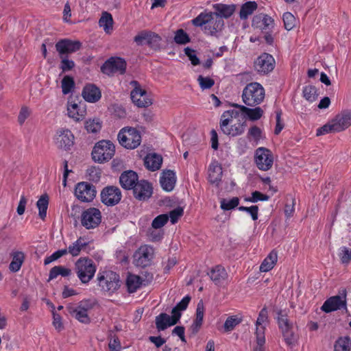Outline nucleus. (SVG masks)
I'll return each mask as SVG.
<instances>
[{"label": "nucleus", "instance_id": "obj_19", "mask_svg": "<svg viewBox=\"0 0 351 351\" xmlns=\"http://www.w3.org/2000/svg\"><path fill=\"white\" fill-rule=\"evenodd\" d=\"M343 299L339 295L332 296L327 299L321 307L325 313H330L341 308H346V290H343Z\"/></svg>", "mask_w": 351, "mask_h": 351}, {"label": "nucleus", "instance_id": "obj_8", "mask_svg": "<svg viewBox=\"0 0 351 351\" xmlns=\"http://www.w3.org/2000/svg\"><path fill=\"white\" fill-rule=\"evenodd\" d=\"M80 221L82 226L86 229L95 228L101 221V211L93 207L87 208L82 212Z\"/></svg>", "mask_w": 351, "mask_h": 351}, {"label": "nucleus", "instance_id": "obj_15", "mask_svg": "<svg viewBox=\"0 0 351 351\" xmlns=\"http://www.w3.org/2000/svg\"><path fill=\"white\" fill-rule=\"evenodd\" d=\"M81 47L82 43L79 40H72L66 38L62 39L56 44V49L59 57L68 56L69 54L80 50Z\"/></svg>", "mask_w": 351, "mask_h": 351}, {"label": "nucleus", "instance_id": "obj_41", "mask_svg": "<svg viewBox=\"0 0 351 351\" xmlns=\"http://www.w3.org/2000/svg\"><path fill=\"white\" fill-rule=\"evenodd\" d=\"M88 245V243L84 242L82 237H80L75 242L68 247V252L73 256H78L84 247Z\"/></svg>", "mask_w": 351, "mask_h": 351}, {"label": "nucleus", "instance_id": "obj_38", "mask_svg": "<svg viewBox=\"0 0 351 351\" xmlns=\"http://www.w3.org/2000/svg\"><path fill=\"white\" fill-rule=\"evenodd\" d=\"M99 25L100 27L104 28L106 33H110L113 27V19L112 14L108 12H103L99 21Z\"/></svg>", "mask_w": 351, "mask_h": 351}, {"label": "nucleus", "instance_id": "obj_32", "mask_svg": "<svg viewBox=\"0 0 351 351\" xmlns=\"http://www.w3.org/2000/svg\"><path fill=\"white\" fill-rule=\"evenodd\" d=\"M162 162V158L157 154H148L145 158L144 164L146 168L152 171L159 169Z\"/></svg>", "mask_w": 351, "mask_h": 351}, {"label": "nucleus", "instance_id": "obj_12", "mask_svg": "<svg viewBox=\"0 0 351 351\" xmlns=\"http://www.w3.org/2000/svg\"><path fill=\"white\" fill-rule=\"evenodd\" d=\"M121 196L120 189L114 186H106L101 192V200L108 206L117 205L121 201Z\"/></svg>", "mask_w": 351, "mask_h": 351}, {"label": "nucleus", "instance_id": "obj_49", "mask_svg": "<svg viewBox=\"0 0 351 351\" xmlns=\"http://www.w3.org/2000/svg\"><path fill=\"white\" fill-rule=\"evenodd\" d=\"M282 20L285 28L288 31L291 30L295 26L296 19L291 12H285L283 14Z\"/></svg>", "mask_w": 351, "mask_h": 351}, {"label": "nucleus", "instance_id": "obj_40", "mask_svg": "<svg viewBox=\"0 0 351 351\" xmlns=\"http://www.w3.org/2000/svg\"><path fill=\"white\" fill-rule=\"evenodd\" d=\"M258 8V5L255 1H247L242 5L239 16L241 19H246L248 16L251 15Z\"/></svg>", "mask_w": 351, "mask_h": 351}, {"label": "nucleus", "instance_id": "obj_27", "mask_svg": "<svg viewBox=\"0 0 351 351\" xmlns=\"http://www.w3.org/2000/svg\"><path fill=\"white\" fill-rule=\"evenodd\" d=\"M179 322L173 315L169 316L165 313H162L156 317V327L158 331L165 330L169 326H174Z\"/></svg>", "mask_w": 351, "mask_h": 351}, {"label": "nucleus", "instance_id": "obj_58", "mask_svg": "<svg viewBox=\"0 0 351 351\" xmlns=\"http://www.w3.org/2000/svg\"><path fill=\"white\" fill-rule=\"evenodd\" d=\"M197 81L201 88L203 90L209 89L215 84L214 80L209 77H204L202 75H199Z\"/></svg>", "mask_w": 351, "mask_h": 351}, {"label": "nucleus", "instance_id": "obj_39", "mask_svg": "<svg viewBox=\"0 0 351 351\" xmlns=\"http://www.w3.org/2000/svg\"><path fill=\"white\" fill-rule=\"evenodd\" d=\"M49 205V196L45 193L40 196L36 202V206L38 208V215L44 220L47 216V210Z\"/></svg>", "mask_w": 351, "mask_h": 351}, {"label": "nucleus", "instance_id": "obj_61", "mask_svg": "<svg viewBox=\"0 0 351 351\" xmlns=\"http://www.w3.org/2000/svg\"><path fill=\"white\" fill-rule=\"evenodd\" d=\"M184 214V210L182 207H177L176 208L171 210L169 213V219L170 218V221L171 223H176L179 218H180Z\"/></svg>", "mask_w": 351, "mask_h": 351}, {"label": "nucleus", "instance_id": "obj_25", "mask_svg": "<svg viewBox=\"0 0 351 351\" xmlns=\"http://www.w3.org/2000/svg\"><path fill=\"white\" fill-rule=\"evenodd\" d=\"M268 321V311L266 307H264L259 312L258 317L256 322V341L258 340V338L261 337L263 341H265V327L263 326V323Z\"/></svg>", "mask_w": 351, "mask_h": 351}, {"label": "nucleus", "instance_id": "obj_17", "mask_svg": "<svg viewBox=\"0 0 351 351\" xmlns=\"http://www.w3.org/2000/svg\"><path fill=\"white\" fill-rule=\"evenodd\" d=\"M132 190L134 197L139 201L147 200L153 193L151 184L145 180H138Z\"/></svg>", "mask_w": 351, "mask_h": 351}, {"label": "nucleus", "instance_id": "obj_2", "mask_svg": "<svg viewBox=\"0 0 351 351\" xmlns=\"http://www.w3.org/2000/svg\"><path fill=\"white\" fill-rule=\"evenodd\" d=\"M97 280L101 291L109 295L117 291L121 286L119 275L111 270L99 271L97 276Z\"/></svg>", "mask_w": 351, "mask_h": 351}, {"label": "nucleus", "instance_id": "obj_37", "mask_svg": "<svg viewBox=\"0 0 351 351\" xmlns=\"http://www.w3.org/2000/svg\"><path fill=\"white\" fill-rule=\"evenodd\" d=\"M190 300L191 297L189 295H186L173 308L171 314L178 322L182 316L181 312L186 309Z\"/></svg>", "mask_w": 351, "mask_h": 351}, {"label": "nucleus", "instance_id": "obj_63", "mask_svg": "<svg viewBox=\"0 0 351 351\" xmlns=\"http://www.w3.org/2000/svg\"><path fill=\"white\" fill-rule=\"evenodd\" d=\"M261 130L256 125H254L249 130L247 138L252 137L254 141H258L261 137Z\"/></svg>", "mask_w": 351, "mask_h": 351}, {"label": "nucleus", "instance_id": "obj_33", "mask_svg": "<svg viewBox=\"0 0 351 351\" xmlns=\"http://www.w3.org/2000/svg\"><path fill=\"white\" fill-rule=\"evenodd\" d=\"M215 10V14L219 16L221 19H228L230 17L234 12L236 6L234 5H226L222 3H218L213 5Z\"/></svg>", "mask_w": 351, "mask_h": 351}, {"label": "nucleus", "instance_id": "obj_1", "mask_svg": "<svg viewBox=\"0 0 351 351\" xmlns=\"http://www.w3.org/2000/svg\"><path fill=\"white\" fill-rule=\"evenodd\" d=\"M191 22L195 27L204 25V31L212 36L221 31L224 25L223 19L214 12H201Z\"/></svg>", "mask_w": 351, "mask_h": 351}, {"label": "nucleus", "instance_id": "obj_23", "mask_svg": "<svg viewBox=\"0 0 351 351\" xmlns=\"http://www.w3.org/2000/svg\"><path fill=\"white\" fill-rule=\"evenodd\" d=\"M231 106L239 108L240 112L252 121L260 119L263 115V110L260 107H256L254 108H250L245 106L239 105L235 103L231 104Z\"/></svg>", "mask_w": 351, "mask_h": 351}, {"label": "nucleus", "instance_id": "obj_47", "mask_svg": "<svg viewBox=\"0 0 351 351\" xmlns=\"http://www.w3.org/2000/svg\"><path fill=\"white\" fill-rule=\"evenodd\" d=\"M61 86L64 95L69 93L75 86L73 78L69 75H65L62 80Z\"/></svg>", "mask_w": 351, "mask_h": 351}, {"label": "nucleus", "instance_id": "obj_29", "mask_svg": "<svg viewBox=\"0 0 351 351\" xmlns=\"http://www.w3.org/2000/svg\"><path fill=\"white\" fill-rule=\"evenodd\" d=\"M84 99L91 103L97 101L101 98L100 90L94 84L86 85L82 90Z\"/></svg>", "mask_w": 351, "mask_h": 351}, {"label": "nucleus", "instance_id": "obj_16", "mask_svg": "<svg viewBox=\"0 0 351 351\" xmlns=\"http://www.w3.org/2000/svg\"><path fill=\"white\" fill-rule=\"evenodd\" d=\"M154 256V249L149 245L141 246L134 253V263L137 266L147 267L149 265Z\"/></svg>", "mask_w": 351, "mask_h": 351}, {"label": "nucleus", "instance_id": "obj_44", "mask_svg": "<svg viewBox=\"0 0 351 351\" xmlns=\"http://www.w3.org/2000/svg\"><path fill=\"white\" fill-rule=\"evenodd\" d=\"M335 351H351V339L349 337H340L335 345Z\"/></svg>", "mask_w": 351, "mask_h": 351}, {"label": "nucleus", "instance_id": "obj_14", "mask_svg": "<svg viewBox=\"0 0 351 351\" xmlns=\"http://www.w3.org/2000/svg\"><path fill=\"white\" fill-rule=\"evenodd\" d=\"M255 162L259 169L263 171L269 170L272 167L274 162L271 151L265 147H259L257 149Z\"/></svg>", "mask_w": 351, "mask_h": 351}, {"label": "nucleus", "instance_id": "obj_5", "mask_svg": "<svg viewBox=\"0 0 351 351\" xmlns=\"http://www.w3.org/2000/svg\"><path fill=\"white\" fill-rule=\"evenodd\" d=\"M75 270L82 283H88L93 278L96 271V265L88 258H80L75 263Z\"/></svg>", "mask_w": 351, "mask_h": 351}, {"label": "nucleus", "instance_id": "obj_51", "mask_svg": "<svg viewBox=\"0 0 351 351\" xmlns=\"http://www.w3.org/2000/svg\"><path fill=\"white\" fill-rule=\"evenodd\" d=\"M282 334L287 346L290 347L295 346L297 341V337L294 334L293 329L283 330L282 331Z\"/></svg>", "mask_w": 351, "mask_h": 351}, {"label": "nucleus", "instance_id": "obj_22", "mask_svg": "<svg viewBox=\"0 0 351 351\" xmlns=\"http://www.w3.org/2000/svg\"><path fill=\"white\" fill-rule=\"evenodd\" d=\"M138 181V174L132 170L123 171L119 177L121 186L126 190L132 189Z\"/></svg>", "mask_w": 351, "mask_h": 351}, {"label": "nucleus", "instance_id": "obj_7", "mask_svg": "<svg viewBox=\"0 0 351 351\" xmlns=\"http://www.w3.org/2000/svg\"><path fill=\"white\" fill-rule=\"evenodd\" d=\"M161 40L162 38L158 34L149 30H143L134 38V41L138 45L147 44L155 51L160 49Z\"/></svg>", "mask_w": 351, "mask_h": 351}, {"label": "nucleus", "instance_id": "obj_6", "mask_svg": "<svg viewBox=\"0 0 351 351\" xmlns=\"http://www.w3.org/2000/svg\"><path fill=\"white\" fill-rule=\"evenodd\" d=\"M119 143L126 149H134L141 142L140 132L134 128H124L118 134Z\"/></svg>", "mask_w": 351, "mask_h": 351}, {"label": "nucleus", "instance_id": "obj_36", "mask_svg": "<svg viewBox=\"0 0 351 351\" xmlns=\"http://www.w3.org/2000/svg\"><path fill=\"white\" fill-rule=\"evenodd\" d=\"M12 260L10 264L9 269L13 272L18 271L25 260V254L22 252H13L11 254Z\"/></svg>", "mask_w": 351, "mask_h": 351}, {"label": "nucleus", "instance_id": "obj_13", "mask_svg": "<svg viewBox=\"0 0 351 351\" xmlns=\"http://www.w3.org/2000/svg\"><path fill=\"white\" fill-rule=\"evenodd\" d=\"M246 127V122H238L232 124V121L228 120V118L220 120V129L222 132L229 136H237L242 134Z\"/></svg>", "mask_w": 351, "mask_h": 351}, {"label": "nucleus", "instance_id": "obj_3", "mask_svg": "<svg viewBox=\"0 0 351 351\" xmlns=\"http://www.w3.org/2000/svg\"><path fill=\"white\" fill-rule=\"evenodd\" d=\"M265 98V90L258 82L248 84L243 89L242 99L248 106H255L261 104Z\"/></svg>", "mask_w": 351, "mask_h": 351}, {"label": "nucleus", "instance_id": "obj_30", "mask_svg": "<svg viewBox=\"0 0 351 351\" xmlns=\"http://www.w3.org/2000/svg\"><path fill=\"white\" fill-rule=\"evenodd\" d=\"M211 280L216 285H221L228 278V273L225 268L221 265H217L213 268L208 274Z\"/></svg>", "mask_w": 351, "mask_h": 351}, {"label": "nucleus", "instance_id": "obj_48", "mask_svg": "<svg viewBox=\"0 0 351 351\" xmlns=\"http://www.w3.org/2000/svg\"><path fill=\"white\" fill-rule=\"evenodd\" d=\"M303 95L310 102L315 101L317 97L316 88L312 85L305 86L303 90Z\"/></svg>", "mask_w": 351, "mask_h": 351}, {"label": "nucleus", "instance_id": "obj_35", "mask_svg": "<svg viewBox=\"0 0 351 351\" xmlns=\"http://www.w3.org/2000/svg\"><path fill=\"white\" fill-rule=\"evenodd\" d=\"M66 308L69 313L79 322L84 324L90 323V319L88 315V313L85 311L79 309L78 306H74L71 304L69 305Z\"/></svg>", "mask_w": 351, "mask_h": 351}, {"label": "nucleus", "instance_id": "obj_20", "mask_svg": "<svg viewBox=\"0 0 351 351\" xmlns=\"http://www.w3.org/2000/svg\"><path fill=\"white\" fill-rule=\"evenodd\" d=\"M74 136L67 129H60L57 132L56 141L57 146L65 150L69 149L73 145Z\"/></svg>", "mask_w": 351, "mask_h": 351}, {"label": "nucleus", "instance_id": "obj_46", "mask_svg": "<svg viewBox=\"0 0 351 351\" xmlns=\"http://www.w3.org/2000/svg\"><path fill=\"white\" fill-rule=\"evenodd\" d=\"M71 271L69 269L65 268L62 266H55L52 267L49 271V281L56 278L58 275L62 276H68L71 274Z\"/></svg>", "mask_w": 351, "mask_h": 351}, {"label": "nucleus", "instance_id": "obj_50", "mask_svg": "<svg viewBox=\"0 0 351 351\" xmlns=\"http://www.w3.org/2000/svg\"><path fill=\"white\" fill-rule=\"evenodd\" d=\"M189 35L182 29H179L175 33L174 41L179 45H185L190 42Z\"/></svg>", "mask_w": 351, "mask_h": 351}, {"label": "nucleus", "instance_id": "obj_62", "mask_svg": "<svg viewBox=\"0 0 351 351\" xmlns=\"http://www.w3.org/2000/svg\"><path fill=\"white\" fill-rule=\"evenodd\" d=\"M30 115V110L28 107L27 106H23L21 108V110L19 112V116H18V122L21 125L24 123L25 120L29 117Z\"/></svg>", "mask_w": 351, "mask_h": 351}, {"label": "nucleus", "instance_id": "obj_34", "mask_svg": "<svg viewBox=\"0 0 351 351\" xmlns=\"http://www.w3.org/2000/svg\"><path fill=\"white\" fill-rule=\"evenodd\" d=\"M278 261V254L275 250H272L267 256L263 260L261 266V272H267L274 268Z\"/></svg>", "mask_w": 351, "mask_h": 351}, {"label": "nucleus", "instance_id": "obj_28", "mask_svg": "<svg viewBox=\"0 0 351 351\" xmlns=\"http://www.w3.org/2000/svg\"><path fill=\"white\" fill-rule=\"evenodd\" d=\"M162 188L166 191H171L176 184V178L173 171H164L160 179Z\"/></svg>", "mask_w": 351, "mask_h": 351}, {"label": "nucleus", "instance_id": "obj_21", "mask_svg": "<svg viewBox=\"0 0 351 351\" xmlns=\"http://www.w3.org/2000/svg\"><path fill=\"white\" fill-rule=\"evenodd\" d=\"M332 120L339 132L344 131L351 125V109L341 110Z\"/></svg>", "mask_w": 351, "mask_h": 351}, {"label": "nucleus", "instance_id": "obj_57", "mask_svg": "<svg viewBox=\"0 0 351 351\" xmlns=\"http://www.w3.org/2000/svg\"><path fill=\"white\" fill-rule=\"evenodd\" d=\"M241 322V319L235 318L234 316H230L226 320L223 327L226 332L232 330L234 327Z\"/></svg>", "mask_w": 351, "mask_h": 351}, {"label": "nucleus", "instance_id": "obj_55", "mask_svg": "<svg viewBox=\"0 0 351 351\" xmlns=\"http://www.w3.org/2000/svg\"><path fill=\"white\" fill-rule=\"evenodd\" d=\"M85 128L88 132L97 133L101 130V124L99 120H89L86 122Z\"/></svg>", "mask_w": 351, "mask_h": 351}, {"label": "nucleus", "instance_id": "obj_54", "mask_svg": "<svg viewBox=\"0 0 351 351\" xmlns=\"http://www.w3.org/2000/svg\"><path fill=\"white\" fill-rule=\"evenodd\" d=\"M239 204V199L234 197L230 200L222 199L221 200V208L224 210H229L237 207Z\"/></svg>", "mask_w": 351, "mask_h": 351}, {"label": "nucleus", "instance_id": "obj_24", "mask_svg": "<svg viewBox=\"0 0 351 351\" xmlns=\"http://www.w3.org/2000/svg\"><path fill=\"white\" fill-rule=\"evenodd\" d=\"M274 20L268 15L259 14L255 15L252 21V25L254 28L261 30H269L273 27Z\"/></svg>", "mask_w": 351, "mask_h": 351}, {"label": "nucleus", "instance_id": "obj_56", "mask_svg": "<svg viewBox=\"0 0 351 351\" xmlns=\"http://www.w3.org/2000/svg\"><path fill=\"white\" fill-rule=\"evenodd\" d=\"M269 196L263 194L262 193L255 191L252 193V197L245 198L246 202H257L258 201H267Z\"/></svg>", "mask_w": 351, "mask_h": 351}, {"label": "nucleus", "instance_id": "obj_10", "mask_svg": "<svg viewBox=\"0 0 351 351\" xmlns=\"http://www.w3.org/2000/svg\"><path fill=\"white\" fill-rule=\"evenodd\" d=\"M126 62L121 58L112 57L106 60L101 67V71L108 75L119 72L123 74L126 69Z\"/></svg>", "mask_w": 351, "mask_h": 351}, {"label": "nucleus", "instance_id": "obj_4", "mask_svg": "<svg viewBox=\"0 0 351 351\" xmlns=\"http://www.w3.org/2000/svg\"><path fill=\"white\" fill-rule=\"evenodd\" d=\"M115 153V147L110 141L102 140L95 144L92 151L95 162L103 163L110 160Z\"/></svg>", "mask_w": 351, "mask_h": 351}, {"label": "nucleus", "instance_id": "obj_64", "mask_svg": "<svg viewBox=\"0 0 351 351\" xmlns=\"http://www.w3.org/2000/svg\"><path fill=\"white\" fill-rule=\"evenodd\" d=\"M339 256L343 264L349 263L351 261V250H349L346 247H343Z\"/></svg>", "mask_w": 351, "mask_h": 351}, {"label": "nucleus", "instance_id": "obj_42", "mask_svg": "<svg viewBox=\"0 0 351 351\" xmlns=\"http://www.w3.org/2000/svg\"><path fill=\"white\" fill-rule=\"evenodd\" d=\"M141 278L136 275H128L126 280V285L130 293L135 292L141 286Z\"/></svg>", "mask_w": 351, "mask_h": 351}, {"label": "nucleus", "instance_id": "obj_52", "mask_svg": "<svg viewBox=\"0 0 351 351\" xmlns=\"http://www.w3.org/2000/svg\"><path fill=\"white\" fill-rule=\"evenodd\" d=\"M169 221L168 214H161L154 219L152 227L154 229H159L163 227Z\"/></svg>", "mask_w": 351, "mask_h": 351}, {"label": "nucleus", "instance_id": "obj_31", "mask_svg": "<svg viewBox=\"0 0 351 351\" xmlns=\"http://www.w3.org/2000/svg\"><path fill=\"white\" fill-rule=\"evenodd\" d=\"M204 314V303H203L202 300H200L197 303V305L196 317H195V320L193 321V323L191 325V328H190V330H191V332L193 335H195L199 330V329L202 325V323H203Z\"/></svg>", "mask_w": 351, "mask_h": 351}, {"label": "nucleus", "instance_id": "obj_59", "mask_svg": "<svg viewBox=\"0 0 351 351\" xmlns=\"http://www.w3.org/2000/svg\"><path fill=\"white\" fill-rule=\"evenodd\" d=\"M97 302L95 300L91 299H86L80 302L77 306H78L79 309L85 311L86 312L88 313V311L94 308Z\"/></svg>", "mask_w": 351, "mask_h": 351}, {"label": "nucleus", "instance_id": "obj_45", "mask_svg": "<svg viewBox=\"0 0 351 351\" xmlns=\"http://www.w3.org/2000/svg\"><path fill=\"white\" fill-rule=\"evenodd\" d=\"M339 132L337 128V126L332 120L329 121L327 123L324 125L322 127L317 130L316 135L317 136L324 135L328 133H337Z\"/></svg>", "mask_w": 351, "mask_h": 351}, {"label": "nucleus", "instance_id": "obj_26", "mask_svg": "<svg viewBox=\"0 0 351 351\" xmlns=\"http://www.w3.org/2000/svg\"><path fill=\"white\" fill-rule=\"evenodd\" d=\"M223 175L222 167L217 161H213L208 168V181L219 186Z\"/></svg>", "mask_w": 351, "mask_h": 351}, {"label": "nucleus", "instance_id": "obj_43", "mask_svg": "<svg viewBox=\"0 0 351 351\" xmlns=\"http://www.w3.org/2000/svg\"><path fill=\"white\" fill-rule=\"evenodd\" d=\"M278 324L281 331L293 329V324L288 319V316L286 313H284L282 311L278 312Z\"/></svg>", "mask_w": 351, "mask_h": 351}, {"label": "nucleus", "instance_id": "obj_9", "mask_svg": "<svg viewBox=\"0 0 351 351\" xmlns=\"http://www.w3.org/2000/svg\"><path fill=\"white\" fill-rule=\"evenodd\" d=\"M97 191L93 184L82 182L78 183L75 189V195L81 202H90L95 197Z\"/></svg>", "mask_w": 351, "mask_h": 351}, {"label": "nucleus", "instance_id": "obj_60", "mask_svg": "<svg viewBox=\"0 0 351 351\" xmlns=\"http://www.w3.org/2000/svg\"><path fill=\"white\" fill-rule=\"evenodd\" d=\"M60 58L61 59L60 68L62 69V72L71 71L75 66L74 62L73 60H69L68 56H62Z\"/></svg>", "mask_w": 351, "mask_h": 351}, {"label": "nucleus", "instance_id": "obj_18", "mask_svg": "<svg viewBox=\"0 0 351 351\" xmlns=\"http://www.w3.org/2000/svg\"><path fill=\"white\" fill-rule=\"evenodd\" d=\"M275 66V60L269 53H263L254 62V68L258 73L264 74L273 71Z\"/></svg>", "mask_w": 351, "mask_h": 351}, {"label": "nucleus", "instance_id": "obj_53", "mask_svg": "<svg viewBox=\"0 0 351 351\" xmlns=\"http://www.w3.org/2000/svg\"><path fill=\"white\" fill-rule=\"evenodd\" d=\"M81 106H84L83 104L80 103V104L72 101L69 100L68 101V106H67V110H68V114L70 117L74 119L76 121H80V117H78L76 116L75 112L78 111L79 108L81 107Z\"/></svg>", "mask_w": 351, "mask_h": 351}, {"label": "nucleus", "instance_id": "obj_11", "mask_svg": "<svg viewBox=\"0 0 351 351\" xmlns=\"http://www.w3.org/2000/svg\"><path fill=\"white\" fill-rule=\"evenodd\" d=\"M134 88L131 91L130 96L132 101L140 108H146L152 104V100L147 97V92L142 89L137 81H132Z\"/></svg>", "mask_w": 351, "mask_h": 351}]
</instances>
